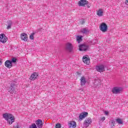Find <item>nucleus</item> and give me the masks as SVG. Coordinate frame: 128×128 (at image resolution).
<instances>
[{
  "label": "nucleus",
  "instance_id": "obj_1",
  "mask_svg": "<svg viewBox=\"0 0 128 128\" xmlns=\"http://www.w3.org/2000/svg\"><path fill=\"white\" fill-rule=\"evenodd\" d=\"M3 118L8 122L9 124H12V122H14L16 120L14 115L8 113L3 114Z\"/></svg>",
  "mask_w": 128,
  "mask_h": 128
},
{
  "label": "nucleus",
  "instance_id": "obj_2",
  "mask_svg": "<svg viewBox=\"0 0 128 128\" xmlns=\"http://www.w3.org/2000/svg\"><path fill=\"white\" fill-rule=\"evenodd\" d=\"M16 84H14V83H12L10 88L8 89V92L10 94L11 96H12L14 94H16Z\"/></svg>",
  "mask_w": 128,
  "mask_h": 128
},
{
  "label": "nucleus",
  "instance_id": "obj_3",
  "mask_svg": "<svg viewBox=\"0 0 128 128\" xmlns=\"http://www.w3.org/2000/svg\"><path fill=\"white\" fill-rule=\"evenodd\" d=\"M78 5L79 6H88V8H90V6L88 5V2L86 0H80L78 2Z\"/></svg>",
  "mask_w": 128,
  "mask_h": 128
},
{
  "label": "nucleus",
  "instance_id": "obj_4",
  "mask_svg": "<svg viewBox=\"0 0 128 128\" xmlns=\"http://www.w3.org/2000/svg\"><path fill=\"white\" fill-rule=\"evenodd\" d=\"M100 30L102 32H108V25L104 22H102L100 26Z\"/></svg>",
  "mask_w": 128,
  "mask_h": 128
},
{
  "label": "nucleus",
  "instance_id": "obj_5",
  "mask_svg": "<svg viewBox=\"0 0 128 128\" xmlns=\"http://www.w3.org/2000/svg\"><path fill=\"white\" fill-rule=\"evenodd\" d=\"M122 88L118 86H115L112 88V94H120L122 92Z\"/></svg>",
  "mask_w": 128,
  "mask_h": 128
},
{
  "label": "nucleus",
  "instance_id": "obj_6",
  "mask_svg": "<svg viewBox=\"0 0 128 128\" xmlns=\"http://www.w3.org/2000/svg\"><path fill=\"white\" fill-rule=\"evenodd\" d=\"M89 46L88 45L86 44H82L79 46V50L82 52H86L88 50Z\"/></svg>",
  "mask_w": 128,
  "mask_h": 128
},
{
  "label": "nucleus",
  "instance_id": "obj_7",
  "mask_svg": "<svg viewBox=\"0 0 128 128\" xmlns=\"http://www.w3.org/2000/svg\"><path fill=\"white\" fill-rule=\"evenodd\" d=\"M0 42L2 44H5L8 42V37L4 34H0Z\"/></svg>",
  "mask_w": 128,
  "mask_h": 128
},
{
  "label": "nucleus",
  "instance_id": "obj_8",
  "mask_svg": "<svg viewBox=\"0 0 128 128\" xmlns=\"http://www.w3.org/2000/svg\"><path fill=\"white\" fill-rule=\"evenodd\" d=\"M92 122V118H86L84 122V126L85 128H88Z\"/></svg>",
  "mask_w": 128,
  "mask_h": 128
},
{
  "label": "nucleus",
  "instance_id": "obj_9",
  "mask_svg": "<svg viewBox=\"0 0 128 128\" xmlns=\"http://www.w3.org/2000/svg\"><path fill=\"white\" fill-rule=\"evenodd\" d=\"M96 70L99 72H104V65L101 64L96 66Z\"/></svg>",
  "mask_w": 128,
  "mask_h": 128
},
{
  "label": "nucleus",
  "instance_id": "obj_10",
  "mask_svg": "<svg viewBox=\"0 0 128 128\" xmlns=\"http://www.w3.org/2000/svg\"><path fill=\"white\" fill-rule=\"evenodd\" d=\"M36 124L38 128H42V126H44V122L40 119H38L36 122Z\"/></svg>",
  "mask_w": 128,
  "mask_h": 128
},
{
  "label": "nucleus",
  "instance_id": "obj_11",
  "mask_svg": "<svg viewBox=\"0 0 128 128\" xmlns=\"http://www.w3.org/2000/svg\"><path fill=\"white\" fill-rule=\"evenodd\" d=\"M38 77V74L37 72H34L32 74L30 77V80H34L36 78H37Z\"/></svg>",
  "mask_w": 128,
  "mask_h": 128
},
{
  "label": "nucleus",
  "instance_id": "obj_12",
  "mask_svg": "<svg viewBox=\"0 0 128 128\" xmlns=\"http://www.w3.org/2000/svg\"><path fill=\"white\" fill-rule=\"evenodd\" d=\"M20 38L21 40H24V42H28V35L24 32H23L21 34Z\"/></svg>",
  "mask_w": 128,
  "mask_h": 128
},
{
  "label": "nucleus",
  "instance_id": "obj_13",
  "mask_svg": "<svg viewBox=\"0 0 128 128\" xmlns=\"http://www.w3.org/2000/svg\"><path fill=\"white\" fill-rule=\"evenodd\" d=\"M4 64L6 68H12V64L10 60H6L4 63Z\"/></svg>",
  "mask_w": 128,
  "mask_h": 128
},
{
  "label": "nucleus",
  "instance_id": "obj_14",
  "mask_svg": "<svg viewBox=\"0 0 128 128\" xmlns=\"http://www.w3.org/2000/svg\"><path fill=\"white\" fill-rule=\"evenodd\" d=\"M68 126L70 128H76V123L74 121H70L69 122Z\"/></svg>",
  "mask_w": 128,
  "mask_h": 128
},
{
  "label": "nucleus",
  "instance_id": "obj_15",
  "mask_svg": "<svg viewBox=\"0 0 128 128\" xmlns=\"http://www.w3.org/2000/svg\"><path fill=\"white\" fill-rule=\"evenodd\" d=\"M88 112H84L80 114L79 116V118L80 120H82L83 118H86L88 116Z\"/></svg>",
  "mask_w": 128,
  "mask_h": 128
},
{
  "label": "nucleus",
  "instance_id": "obj_16",
  "mask_svg": "<svg viewBox=\"0 0 128 128\" xmlns=\"http://www.w3.org/2000/svg\"><path fill=\"white\" fill-rule=\"evenodd\" d=\"M82 62L86 64H90V58H87L86 56H84L82 58Z\"/></svg>",
  "mask_w": 128,
  "mask_h": 128
},
{
  "label": "nucleus",
  "instance_id": "obj_17",
  "mask_svg": "<svg viewBox=\"0 0 128 128\" xmlns=\"http://www.w3.org/2000/svg\"><path fill=\"white\" fill-rule=\"evenodd\" d=\"M66 50H68V52H72V46L70 43H68L66 44Z\"/></svg>",
  "mask_w": 128,
  "mask_h": 128
},
{
  "label": "nucleus",
  "instance_id": "obj_18",
  "mask_svg": "<svg viewBox=\"0 0 128 128\" xmlns=\"http://www.w3.org/2000/svg\"><path fill=\"white\" fill-rule=\"evenodd\" d=\"M96 14L97 16H104V10H102V9H99L97 11Z\"/></svg>",
  "mask_w": 128,
  "mask_h": 128
},
{
  "label": "nucleus",
  "instance_id": "obj_19",
  "mask_svg": "<svg viewBox=\"0 0 128 128\" xmlns=\"http://www.w3.org/2000/svg\"><path fill=\"white\" fill-rule=\"evenodd\" d=\"M81 86H84L86 84V78L84 76H82L80 80Z\"/></svg>",
  "mask_w": 128,
  "mask_h": 128
},
{
  "label": "nucleus",
  "instance_id": "obj_20",
  "mask_svg": "<svg viewBox=\"0 0 128 128\" xmlns=\"http://www.w3.org/2000/svg\"><path fill=\"white\" fill-rule=\"evenodd\" d=\"M12 21L8 22L6 30H10L12 28Z\"/></svg>",
  "mask_w": 128,
  "mask_h": 128
},
{
  "label": "nucleus",
  "instance_id": "obj_21",
  "mask_svg": "<svg viewBox=\"0 0 128 128\" xmlns=\"http://www.w3.org/2000/svg\"><path fill=\"white\" fill-rule=\"evenodd\" d=\"M94 84L95 86H99L100 84V80H95V82H94Z\"/></svg>",
  "mask_w": 128,
  "mask_h": 128
},
{
  "label": "nucleus",
  "instance_id": "obj_22",
  "mask_svg": "<svg viewBox=\"0 0 128 128\" xmlns=\"http://www.w3.org/2000/svg\"><path fill=\"white\" fill-rule=\"evenodd\" d=\"M82 36H77L76 40L78 44H80V42L82 40Z\"/></svg>",
  "mask_w": 128,
  "mask_h": 128
},
{
  "label": "nucleus",
  "instance_id": "obj_23",
  "mask_svg": "<svg viewBox=\"0 0 128 128\" xmlns=\"http://www.w3.org/2000/svg\"><path fill=\"white\" fill-rule=\"evenodd\" d=\"M110 124L111 128H114V124H116V121L112 120L111 122H109Z\"/></svg>",
  "mask_w": 128,
  "mask_h": 128
},
{
  "label": "nucleus",
  "instance_id": "obj_24",
  "mask_svg": "<svg viewBox=\"0 0 128 128\" xmlns=\"http://www.w3.org/2000/svg\"><path fill=\"white\" fill-rule=\"evenodd\" d=\"M116 122L118 124H122V119L120 118H117L116 120Z\"/></svg>",
  "mask_w": 128,
  "mask_h": 128
},
{
  "label": "nucleus",
  "instance_id": "obj_25",
  "mask_svg": "<svg viewBox=\"0 0 128 128\" xmlns=\"http://www.w3.org/2000/svg\"><path fill=\"white\" fill-rule=\"evenodd\" d=\"M81 32L82 34H87L88 31V29L84 28L82 30Z\"/></svg>",
  "mask_w": 128,
  "mask_h": 128
},
{
  "label": "nucleus",
  "instance_id": "obj_26",
  "mask_svg": "<svg viewBox=\"0 0 128 128\" xmlns=\"http://www.w3.org/2000/svg\"><path fill=\"white\" fill-rule=\"evenodd\" d=\"M34 34H36V33L34 32H32V34H31L30 36V40H34Z\"/></svg>",
  "mask_w": 128,
  "mask_h": 128
},
{
  "label": "nucleus",
  "instance_id": "obj_27",
  "mask_svg": "<svg viewBox=\"0 0 128 128\" xmlns=\"http://www.w3.org/2000/svg\"><path fill=\"white\" fill-rule=\"evenodd\" d=\"M10 62L12 64V62H14H14H16V58H12V60H10Z\"/></svg>",
  "mask_w": 128,
  "mask_h": 128
},
{
  "label": "nucleus",
  "instance_id": "obj_28",
  "mask_svg": "<svg viewBox=\"0 0 128 128\" xmlns=\"http://www.w3.org/2000/svg\"><path fill=\"white\" fill-rule=\"evenodd\" d=\"M14 128H20V126L18 124V123H16V126H14Z\"/></svg>",
  "mask_w": 128,
  "mask_h": 128
},
{
  "label": "nucleus",
  "instance_id": "obj_29",
  "mask_svg": "<svg viewBox=\"0 0 128 128\" xmlns=\"http://www.w3.org/2000/svg\"><path fill=\"white\" fill-rule=\"evenodd\" d=\"M61 127H62V125H60V124H57L55 126L56 128H60Z\"/></svg>",
  "mask_w": 128,
  "mask_h": 128
},
{
  "label": "nucleus",
  "instance_id": "obj_30",
  "mask_svg": "<svg viewBox=\"0 0 128 128\" xmlns=\"http://www.w3.org/2000/svg\"><path fill=\"white\" fill-rule=\"evenodd\" d=\"M100 122H104V120H106V117H102V118H100Z\"/></svg>",
  "mask_w": 128,
  "mask_h": 128
},
{
  "label": "nucleus",
  "instance_id": "obj_31",
  "mask_svg": "<svg viewBox=\"0 0 128 128\" xmlns=\"http://www.w3.org/2000/svg\"><path fill=\"white\" fill-rule=\"evenodd\" d=\"M104 114H106V116H108V112L105 111Z\"/></svg>",
  "mask_w": 128,
  "mask_h": 128
},
{
  "label": "nucleus",
  "instance_id": "obj_32",
  "mask_svg": "<svg viewBox=\"0 0 128 128\" xmlns=\"http://www.w3.org/2000/svg\"><path fill=\"white\" fill-rule=\"evenodd\" d=\"M81 24H84V20H82L81 21Z\"/></svg>",
  "mask_w": 128,
  "mask_h": 128
},
{
  "label": "nucleus",
  "instance_id": "obj_33",
  "mask_svg": "<svg viewBox=\"0 0 128 128\" xmlns=\"http://www.w3.org/2000/svg\"><path fill=\"white\" fill-rule=\"evenodd\" d=\"M126 4L128 6V0H126Z\"/></svg>",
  "mask_w": 128,
  "mask_h": 128
},
{
  "label": "nucleus",
  "instance_id": "obj_34",
  "mask_svg": "<svg viewBox=\"0 0 128 128\" xmlns=\"http://www.w3.org/2000/svg\"><path fill=\"white\" fill-rule=\"evenodd\" d=\"M2 60L0 59V64H2Z\"/></svg>",
  "mask_w": 128,
  "mask_h": 128
},
{
  "label": "nucleus",
  "instance_id": "obj_35",
  "mask_svg": "<svg viewBox=\"0 0 128 128\" xmlns=\"http://www.w3.org/2000/svg\"><path fill=\"white\" fill-rule=\"evenodd\" d=\"M77 74H78V72H77Z\"/></svg>",
  "mask_w": 128,
  "mask_h": 128
}]
</instances>
